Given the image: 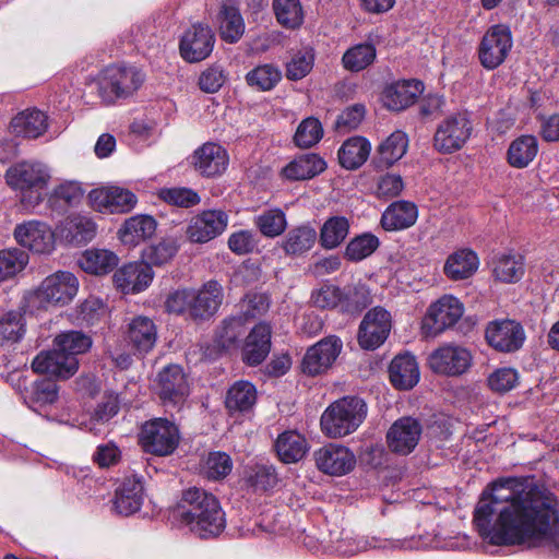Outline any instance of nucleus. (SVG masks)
Wrapping results in <instances>:
<instances>
[{"instance_id":"21","label":"nucleus","mask_w":559,"mask_h":559,"mask_svg":"<svg viewBox=\"0 0 559 559\" xmlns=\"http://www.w3.org/2000/svg\"><path fill=\"white\" fill-rule=\"evenodd\" d=\"M14 237L22 247L36 253H50L55 248L53 231L47 224L38 221L17 225Z\"/></svg>"},{"instance_id":"37","label":"nucleus","mask_w":559,"mask_h":559,"mask_svg":"<svg viewBox=\"0 0 559 559\" xmlns=\"http://www.w3.org/2000/svg\"><path fill=\"white\" fill-rule=\"evenodd\" d=\"M326 164L317 154H304L283 168L282 174L289 180H307L324 171Z\"/></svg>"},{"instance_id":"40","label":"nucleus","mask_w":559,"mask_h":559,"mask_svg":"<svg viewBox=\"0 0 559 559\" xmlns=\"http://www.w3.org/2000/svg\"><path fill=\"white\" fill-rule=\"evenodd\" d=\"M495 277L503 283H515L525 272L524 257L520 253H503L492 261Z\"/></svg>"},{"instance_id":"25","label":"nucleus","mask_w":559,"mask_h":559,"mask_svg":"<svg viewBox=\"0 0 559 559\" xmlns=\"http://www.w3.org/2000/svg\"><path fill=\"white\" fill-rule=\"evenodd\" d=\"M423 91L424 85L420 81H399L385 87L382 100L388 109L400 111L412 106Z\"/></svg>"},{"instance_id":"52","label":"nucleus","mask_w":559,"mask_h":559,"mask_svg":"<svg viewBox=\"0 0 559 559\" xmlns=\"http://www.w3.org/2000/svg\"><path fill=\"white\" fill-rule=\"evenodd\" d=\"M378 237L365 233L354 237L346 246L344 257L352 262H359L371 255L379 247Z\"/></svg>"},{"instance_id":"39","label":"nucleus","mask_w":559,"mask_h":559,"mask_svg":"<svg viewBox=\"0 0 559 559\" xmlns=\"http://www.w3.org/2000/svg\"><path fill=\"white\" fill-rule=\"evenodd\" d=\"M538 153V141L534 135H521L513 140L507 152V160L514 168L527 167Z\"/></svg>"},{"instance_id":"33","label":"nucleus","mask_w":559,"mask_h":559,"mask_svg":"<svg viewBox=\"0 0 559 559\" xmlns=\"http://www.w3.org/2000/svg\"><path fill=\"white\" fill-rule=\"evenodd\" d=\"M128 341L139 354L148 353L157 340L154 322L147 317H135L128 325Z\"/></svg>"},{"instance_id":"1","label":"nucleus","mask_w":559,"mask_h":559,"mask_svg":"<svg viewBox=\"0 0 559 559\" xmlns=\"http://www.w3.org/2000/svg\"><path fill=\"white\" fill-rule=\"evenodd\" d=\"M474 524L492 545L543 546L559 554V510L556 497L537 488L520 490L515 479L493 481L474 510Z\"/></svg>"},{"instance_id":"46","label":"nucleus","mask_w":559,"mask_h":559,"mask_svg":"<svg viewBox=\"0 0 559 559\" xmlns=\"http://www.w3.org/2000/svg\"><path fill=\"white\" fill-rule=\"evenodd\" d=\"M377 57L376 46L371 43H360L348 48L343 57L344 69L350 72H360L371 66Z\"/></svg>"},{"instance_id":"61","label":"nucleus","mask_w":559,"mask_h":559,"mask_svg":"<svg viewBox=\"0 0 559 559\" xmlns=\"http://www.w3.org/2000/svg\"><path fill=\"white\" fill-rule=\"evenodd\" d=\"M258 247V239L252 230L241 229L228 238V248L238 255L251 253Z\"/></svg>"},{"instance_id":"32","label":"nucleus","mask_w":559,"mask_h":559,"mask_svg":"<svg viewBox=\"0 0 559 559\" xmlns=\"http://www.w3.org/2000/svg\"><path fill=\"white\" fill-rule=\"evenodd\" d=\"M156 221L150 215H134L126 219L118 230L119 239L123 245L135 247L151 238L156 230Z\"/></svg>"},{"instance_id":"10","label":"nucleus","mask_w":559,"mask_h":559,"mask_svg":"<svg viewBox=\"0 0 559 559\" xmlns=\"http://www.w3.org/2000/svg\"><path fill=\"white\" fill-rule=\"evenodd\" d=\"M473 364L471 350L454 343L444 344L428 357L429 368L437 374L459 377L468 371Z\"/></svg>"},{"instance_id":"55","label":"nucleus","mask_w":559,"mask_h":559,"mask_svg":"<svg viewBox=\"0 0 559 559\" xmlns=\"http://www.w3.org/2000/svg\"><path fill=\"white\" fill-rule=\"evenodd\" d=\"M317 467L324 474L342 476L354 469L356 456H314Z\"/></svg>"},{"instance_id":"63","label":"nucleus","mask_w":559,"mask_h":559,"mask_svg":"<svg viewBox=\"0 0 559 559\" xmlns=\"http://www.w3.org/2000/svg\"><path fill=\"white\" fill-rule=\"evenodd\" d=\"M403 189L404 182L400 175L386 174L378 179L376 194L380 199H392L400 195Z\"/></svg>"},{"instance_id":"64","label":"nucleus","mask_w":559,"mask_h":559,"mask_svg":"<svg viewBox=\"0 0 559 559\" xmlns=\"http://www.w3.org/2000/svg\"><path fill=\"white\" fill-rule=\"evenodd\" d=\"M226 75L219 66H212L199 76V87L205 93H216L225 83Z\"/></svg>"},{"instance_id":"43","label":"nucleus","mask_w":559,"mask_h":559,"mask_svg":"<svg viewBox=\"0 0 559 559\" xmlns=\"http://www.w3.org/2000/svg\"><path fill=\"white\" fill-rule=\"evenodd\" d=\"M118 262V257L105 249H88L79 259L82 270L96 275L109 273L117 266Z\"/></svg>"},{"instance_id":"20","label":"nucleus","mask_w":559,"mask_h":559,"mask_svg":"<svg viewBox=\"0 0 559 559\" xmlns=\"http://www.w3.org/2000/svg\"><path fill=\"white\" fill-rule=\"evenodd\" d=\"M227 151L218 143L206 142L191 155V165L203 177L222 175L228 166Z\"/></svg>"},{"instance_id":"3","label":"nucleus","mask_w":559,"mask_h":559,"mask_svg":"<svg viewBox=\"0 0 559 559\" xmlns=\"http://www.w3.org/2000/svg\"><path fill=\"white\" fill-rule=\"evenodd\" d=\"M92 346L90 336L79 331H70L58 335L53 341V349L39 353L32 362L37 373L50 374L57 379H69L79 368L78 355L84 354Z\"/></svg>"},{"instance_id":"13","label":"nucleus","mask_w":559,"mask_h":559,"mask_svg":"<svg viewBox=\"0 0 559 559\" xmlns=\"http://www.w3.org/2000/svg\"><path fill=\"white\" fill-rule=\"evenodd\" d=\"M91 206L105 214H122L134 209L138 199L133 192L128 189L108 186L93 189L88 193Z\"/></svg>"},{"instance_id":"30","label":"nucleus","mask_w":559,"mask_h":559,"mask_svg":"<svg viewBox=\"0 0 559 559\" xmlns=\"http://www.w3.org/2000/svg\"><path fill=\"white\" fill-rule=\"evenodd\" d=\"M418 217L417 206L409 201L391 203L381 216V226L386 231L402 230L413 226Z\"/></svg>"},{"instance_id":"17","label":"nucleus","mask_w":559,"mask_h":559,"mask_svg":"<svg viewBox=\"0 0 559 559\" xmlns=\"http://www.w3.org/2000/svg\"><path fill=\"white\" fill-rule=\"evenodd\" d=\"M214 43L215 36L207 25L193 24L180 39V55L188 62H200L211 55Z\"/></svg>"},{"instance_id":"60","label":"nucleus","mask_w":559,"mask_h":559,"mask_svg":"<svg viewBox=\"0 0 559 559\" xmlns=\"http://www.w3.org/2000/svg\"><path fill=\"white\" fill-rule=\"evenodd\" d=\"M345 310L359 312L371 304L370 292L364 284H357L346 289L344 294Z\"/></svg>"},{"instance_id":"24","label":"nucleus","mask_w":559,"mask_h":559,"mask_svg":"<svg viewBox=\"0 0 559 559\" xmlns=\"http://www.w3.org/2000/svg\"><path fill=\"white\" fill-rule=\"evenodd\" d=\"M223 297V287L216 281H209L200 289L191 290V318L210 319L218 311Z\"/></svg>"},{"instance_id":"7","label":"nucleus","mask_w":559,"mask_h":559,"mask_svg":"<svg viewBox=\"0 0 559 559\" xmlns=\"http://www.w3.org/2000/svg\"><path fill=\"white\" fill-rule=\"evenodd\" d=\"M144 80L142 71L134 66L110 64L99 75L98 93L105 103L112 104L133 95Z\"/></svg>"},{"instance_id":"38","label":"nucleus","mask_w":559,"mask_h":559,"mask_svg":"<svg viewBox=\"0 0 559 559\" xmlns=\"http://www.w3.org/2000/svg\"><path fill=\"white\" fill-rule=\"evenodd\" d=\"M371 144L362 136L347 139L338 150L340 164L346 169H357L370 155Z\"/></svg>"},{"instance_id":"31","label":"nucleus","mask_w":559,"mask_h":559,"mask_svg":"<svg viewBox=\"0 0 559 559\" xmlns=\"http://www.w3.org/2000/svg\"><path fill=\"white\" fill-rule=\"evenodd\" d=\"M479 266L477 254L471 249H459L451 253L443 265L444 275L451 281H463L473 276Z\"/></svg>"},{"instance_id":"2","label":"nucleus","mask_w":559,"mask_h":559,"mask_svg":"<svg viewBox=\"0 0 559 559\" xmlns=\"http://www.w3.org/2000/svg\"><path fill=\"white\" fill-rule=\"evenodd\" d=\"M177 515L181 523L201 538L217 536L226 525L225 513L218 499L198 487L182 491Z\"/></svg>"},{"instance_id":"56","label":"nucleus","mask_w":559,"mask_h":559,"mask_svg":"<svg viewBox=\"0 0 559 559\" xmlns=\"http://www.w3.org/2000/svg\"><path fill=\"white\" fill-rule=\"evenodd\" d=\"M58 397L57 384L51 380H39L33 383L27 395V402L32 408L52 404Z\"/></svg>"},{"instance_id":"53","label":"nucleus","mask_w":559,"mask_h":559,"mask_svg":"<svg viewBox=\"0 0 559 559\" xmlns=\"http://www.w3.org/2000/svg\"><path fill=\"white\" fill-rule=\"evenodd\" d=\"M275 454H306L309 445L306 438L296 430L278 435L274 443Z\"/></svg>"},{"instance_id":"9","label":"nucleus","mask_w":559,"mask_h":559,"mask_svg":"<svg viewBox=\"0 0 559 559\" xmlns=\"http://www.w3.org/2000/svg\"><path fill=\"white\" fill-rule=\"evenodd\" d=\"M512 46L513 39L509 26L503 24L490 26L478 47L480 64L487 70L498 68L507 59Z\"/></svg>"},{"instance_id":"49","label":"nucleus","mask_w":559,"mask_h":559,"mask_svg":"<svg viewBox=\"0 0 559 559\" xmlns=\"http://www.w3.org/2000/svg\"><path fill=\"white\" fill-rule=\"evenodd\" d=\"M259 231L267 238L282 235L287 227L286 214L281 209H269L253 219Z\"/></svg>"},{"instance_id":"15","label":"nucleus","mask_w":559,"mask_h":559,"mask_svg":"<svg viewBox=\"0 0 559 559\" xmlns=\"http://www.w3.org/2000/svg\"><path fill=\"white\" fill-rule=\"evenodd\" d=\"M343 343L340 337L330 335L308 348L302 362V372L309 376H317L326 371L336 360Z\"/></svg>"},{"instance_id":"22","label":"nucleus","mask_w":559,"mask_h":559,"mask_svg":"<svg viewBox=\"0 0 559 559\" xmlns=\"http://www.w3.org/2000/svg\"><path fill=\"white\" fill-rule=\"evenodd\" d=\"M227 224L228 215L225 212L204 211L191 219L187 236L192 242L204 243L221 235Z\"/></svg>"},{"instance_id":"18","label":"nucleus","mask_w":559,"mask_h":559,"mask_svg":"<svg viewBox=\"0 0 559 559\" xmlns=\"http://www.w3.org/2000/svg\"><path fill=\"white\" fill-rule=\"evenodd\" d=\"M486 340L495 349L511 353L523 345L525 333L522 325L516 321H493L486 329Z\"/></svg>"},{"instance_id":"19","label":"nucleus","mask_w":559,"mask_h":559,"mask_svg":"<svg viewBox=\"0 0 559 559\" xmlns=\"http://www.w3.org/2000/svg\"><path fill=\"white\" fill-rule=\"evenodd\" d=\"M421 432L423 426L418 419L402 417L388 430V445L394 453L409 454L418 444Z\"/></svg>"},{"instance_id":"41","label":"nucleus","mask_w":559,"mask_h":559,"mask_svg":"<svg viewBox=\"0 0 559 559\" xmlns=\"http://www.w3.org/2000/svg\"><path fill=\"white\" fill-rule=\"evenodd\" d=\"M257 402V390L248 381H237L227 391L225 397L226 408L230 413H245L250 411Z\"/></svg>"},{"instance_id":"28","label":"nucleus","mask_w":559,"mask_h":559,"mask_svg":"<svg viewBox=\"0 0 559 559\" xmlns=\"http://www.w3.org/2000/svg\"><path fill=\"white\" fill-rule=\"evenodd\" d=\"M389 377L395 389H413L420 377L416 358L408 353L395 356L389 367Z\"/></svg>"},{"instance_id":"62","label":"nucleus","mask_w":559,"mask_h":559,"mask_svg":"<svg viewBox=\"0 0 559 559\" xmlns=\"http://www.w3.org/2000/svg\"><path fill=\"white\" fill-rule=\"evenodd\" d=\"M519 374L513 368H500L488 377L489 388L498 393H504L515 388Z\"/></svg>"},{"instance_id":"4","label":"nucleus","mask_w":559,"mask_h":559,"mask_svg":"<svg viewBox=\"0 0 559 559\" xmlns=\"http://www.w3.org/2000/svg\"><path fill=\"white\" fill-rule=\"evenodd\" d=\"M7 182L21 192V203L25 210H34L46 195L51 175L49 168L36 160H23L7 170Z\"/></svg>"},{"instance_id":"48","label":"nucleus","mask_w":559,"mask_h":559,"mask_svg":"<svg viewBox=\"0 0 559 559\" xmlns=\"http://www.w3.org/2000/svg\"><path fill=\"white\" fill-rule=\"evenodd\" d=\"M28 260V253L23 249L0 250V282L14 278L26 267Z\"/></svg>"},{"instance_id":"42","label":"nucleus","mask_w":559,"mask_h":559,"mask_svg":"<svg viewBox=\"0 0 559 559\" xmlns=\"http://www.w3.org/2000/svg\"><path fill=\"white\" fill-rule=\"evenodd\" d=\"M246 331V318L243 316L229 317L217 326L214 341L222 349L236 348Z\"/></svg>"},{"instance_id":"57","label":"nucleus","mask_w":559,"mask_h":559,"mask_svg":"<svg viewBox=\"0 0 559 559\" xmlns=\"http://www.w3.org/2000/svg\"><path fill=\"white\" fill-rule=\"evenodd\" d=\"M178 246L173 239H163L162 241L150 246L143 253L145 263L148 265H163L168 263L177 253Z\"/></svg>"},{"instance_id":"59","label":"nucleus","mask_w":559,"mask_h":559,"mask_svg":"<svg viewBox=\"0 0 559 559\" xmlns=\"http://www.w3.org/2000/svg\"><path fill=\"white\" fill-rule=\"evenodd\" d=\"M159 197L165 202L180 207H190L200 202V197L195 191L183 187L162 189Z\"/></svg>"},{"instance_id":"8","label":"nucleus","mask_w":559,"mask_h":559,"mask_svg":"<svg viewBox=\"0 0 559 559\" xmlns=\"http://www.w3.org/2000/svg\"><path fill=\"white\" fill-rule=\"evenodd\" d=\"M179 442L178 427L166 418H154L141 426L139 444L148 454H173Z\"/></svg>"},{"instance_id":"5","label":"nucleus","mask_w":559,"mask_h":559,"mask_svg":"<svg viewBox=\"0 0 559 559\" xmlns=\"http://www.w3.org/2000/svg\"><path fill=\"white\" fill-rule=\"evenodd\" d=\"M368 414L366 402L358 396H344L333 402L321 416V429L331 438L355 432Z\"/></svg>"},{"instance_id":"16","label":"nucleus","mask_w":559,"mask_h":559,"mask_svg":"<svg viewBox=\"0 0 559 559\" xmlns=\"http://www.w3.org/2000/svg\"><path fill=\"white\" fill-rule=\"evenodd\" d=\"M155 388L164 405H177L189 394L188 378L179 365L164 367L157 374Z\"/></svg>"},{"instance_id":"27","label":"nucleus","mask_w":559,"mask_h":559,"mask_svg":"<svg viewBox=\"0 0 559 559\" xmlns=\"http://www.w3.org/2000/svg\"><path fill=\"white\" fill-rule=\"evenodd\" d=\"M272 329L267 323L257 324L242 347V360L249 366L260 365L271 350Z\"/></svg>"},{"instance_id":"44","label":"nucleus","mask_w":559,"mask_h":559,"mask_svg":"<svg viewBox=\"0 0 559 559\" xmlns=\"http://www.w3.org/2000/svg\"><path fill=\"white\" fill-rule=\"evenodd\" d=\"M349 233V221L345 216L329 217L320 228L319 242L323 249L337 248Z\"/></svg>"},{"instance_id":"58","label":"nucleus","mask_w":559,"mask_h":559,"mask_svg":"<svg viewBox=\"0 0 559 559\" xmlns=\"http://www.w3.org/2000/svg\"><path fill=\"white\" fill-rule=\"evenodd\" d=\"M233 462L230 456H205L201 463V474L211 480H219L230 474Z\"/></svg>"},{"instance_id":"23","label":"nucleus","mask_w":559,"mask_h":559,"mask_svg":"<svg viewBox=\"0 0 559 559\" xmlns=\"http://www.w3.org/2000/svg\"><path fill=\"white\" fill-rule=\"evenodd\" d=\"M153 278L154 272L145 262L124 264L114 274V283L123 294H138L145 290Z\"/></svg>"},{"instance_id":"26","label":"nucleus","mask_w":559,"mask_h":559,"mask_svg":"<svg viewBox=\"0 0 559 559\" xmlns=\"http://www.w3.org/2000/svg\"><path fill=\"white\" fill-rule=\"evenodd\" d=\"M144 500V487L142 479L138 476L126 478L116 489L114 509L122 515H131L138 512Z\"/></svg>"},{"instance_id":"45","label":"nucleus","mask_w":559,"mask_h":559,"mask_svg":"<svg viewBox=\"0 0 559 559\" xmlns=\"http://www.w3.org/2000/svg\"><path fill=\"white\" fill-rule=\"evenodd\" d=\"M408 139L403 131L393 132L378 148L377 165L390 167L406 153Z\"/></svg>"},{"instance_id":"36","label":"nucleus","mask_w":559,"mask_h":559,"mask_svg":"<svg viewBox=\"0 0 559 559\" xmlns=\"http://www.w3.org/2000/svg\"><path fill=\"white\" fill-rule=\"evenodd\" d=\"M218 33L221 38L235 44L240 40L245 34V21L239 9L229 3H223L217 14Z\"/></svg>"},{"instance_id":"51","label":"nucleus","mask_w":559,"mask_h":559,"mask_svg":"<svg viewBox=\"0 0 559 559\" xmlns=\"http://www.w3.org/2000/svg\"><path fill=\"white\" fill-rule=\"evenodd\" d=\"M277 22L286 28H297L304 22V11L299 0H273Z\"/></svg>"},{"instance_id":"50","label":"nucleus","mask_w":559,"mask_h":559,"mask_svg":"<svg viewBox=\"0 0 559 559\" xmlns=\"http://www.w3.org/2000/svg\"><path fill=\"white\" fill-rule=\"evenodd\" d=\"M281 79V70L269 63L255 67L246 75L248 85L262 92L273 90Z\"/></svg>"},{"instance_id":"47","label":"nucleus","mask_w":559,"mask_h":559,"mask_svg":"<svg viewBox=\"0 0 559 559\" xmlns=\"http://www.w3.org/2000/svg\"><path fill=\"white\" fill-rule=\"evenodd\" d=\"M24 308L12 309L0 313V337L16 343L26 332Z\"/></svg>"},{"instance_id":"35","label":"nucleus","mask_w":559,"mask_h":559,"mask_svg":"<svg viewBox=\"0 0 559 559\" xmlns=\"http://www.w3.org/2000/svg\"><path fill=\"white\" fill-rule=\"evenodd\" d=\"M48 128V117L38 109H26L16 115L11 121L12 132L16 135L37 139Z\"/></svg>"},{"instance_id":"14","label":"nucleus","mask_w":559,"mask_h":559,"mask_svg":"<svg viewBox=\"0 0 559 559\" xmlns=\"http://www.w3.org/2000/svg\"><path fill=\"white\" fill-rule=\"evenodd\" d=\"M392 328V318L382 307L370 309L364 317L358 331V343L361 348L373 350L388 338Z\"/></svg>"},{"instance_id":"34","label":"nucleus","mask_w":559,"mask_h":559,"mask_svg":"<svg viewBox=\"0 0 559 559\" xmlns=\"http://www.w3.org/2000/svg\"><path fill=\"white\" fill-rule=\"evenodd\" d=\"M318 240L317 230L309 224L292 228L283 238L281 248L285 254L300 257L310 251Z\"/></svg>"},{"instance_id":"11","label":"nucleus","mask_w":559,"mask_h":559,"mask_svg":"<svg viewBox=\"0 0 559 559\" xmlns=\"http://www.w3.org/2000/svg\"><path fill=\"white\" fill-rule=\"evenodd\" d=\"M472 129V122L466 112L452 114L439 123L433 145L441 153L457 151L469 139Z\"/></svg>"},{"instance_id":"54","label":"nucleus","mask_w":559,"mask_h":559,"mask_svg":"<svg viewBox=\"0 0 559 559\" xmlns=\"http://www.w3.org/2000/svg\"><path fill=\"white\" fill-rule=\"evenodd\" d=\"M323 135V128L321 122L309 117L300 122L295 133L294 140L299 147H311L317 144Z\"/></svg>"},{"instance_id":"6","label":"nucleus","mask_w":559,"mask_h":559,"mask_svg":"<svg viewBox=\"0 0 559 559\" xmlns=\"http://www.w3.org/2000/svg\"><path fill=\"white\" fill-rule=\"evenodd\" d=\"M79 281L71 272L58 271L47 276L40 285L24 296L31 310L47 309L49 306H64L78 294Z\"/></svg>"},{"instance_id":"29","label":"nucleus","mask_w":559,"mask_h":559,"mask_svg":"<svg viewBox=\"0 0 559 559\" xmlns=\"http://www.w3.org/2000/svg\"><path fill=\"white\" fill-rule=\"evenodd\" d=\"M242 486L253 493H265L278 483L275 468L267 464H248L241 472Z\"/></svg>"},{"instance_id":"12","label":"nucleus","mask_w":559,"mask_h":559,"mask_svg":"<svg viewBox=\"0 0 559 559\" xmlns=\"http://www.w3.org/2000/svg\"><path fill=\"white\" fill-rule=\"evenodd\" d=\"M463 304L452 295H444L430 305L423 329L428 336H437L453 326L463 316Z\"/></svg>"}]
</instances>
